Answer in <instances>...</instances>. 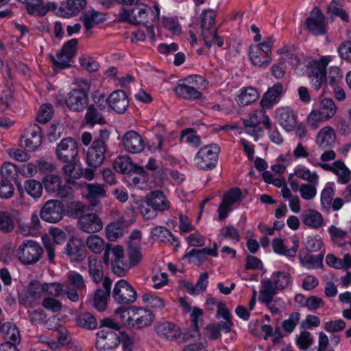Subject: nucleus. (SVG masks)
I'll list each match as a JSON object with an SVG mask.
<instances>
[{"label": "nucleus", "mask_w": 351, "mask_h": 351, "mask_svg": "<svg viewBox=\"0 0 351 351\" xmlns=\"http://www.w3.org/2000/svg\"><path fill=\"white\" fill-rule=\"evenodd\" d=\"M110 132L108 130H101L86 154V162L88 166L97 168L101 166L105 159L107 151L106 142L109 139Z\"/></svg>", "instance_id": "1"}, {"label": "nucleus", "mask_w": 351, "mask_h": 351, "mask_svg": "<svg viewBox=\"0 0 351 351\" xmlns=\"http://www.w3.org/2000/svg\"><path fill=\"white\" fill-rule=\"evenodd\" d=\"M202 36L206 46L210 47L217 45L221 47L223 45V39L217 34L215 26V14L213 12H204L201 23Z\"/></svg>", "instance_id": "2"}, {"label": "nucleus", "mask_w": 351, "mask_h": 351, "mask_svg": "<svg viewBox=\"0 0 351 351\" xmlns=\"http://www.w3.org/2000/svg\"><path fill=\"white\" fill-rule=\"evenodd\" d=\"M154 10L144 3L135 4L130 11V21L136 25L147 24L158 21L160 16V8L154 4Z\"/></svg>", "instance_id": "3"}, {"label": "nucleus", "mask_w": 351, "mask_h": 351, "mask_svg": "<svg viewBox=\"0 0 351 351\" xmlns=\"http://www.w3.org/2000/svg\"><path fill=\"white\" fill-rule=\"evenodd\" d=\"M43 254V247L38 243L33 240L23 241L17 249L18 258L25 265L36 263L41 258Z\"/></svg>", "instance_id": "4"}, {"label": "nucleus", "mask_w": 351, "mask_h": 351, "mask_svg": "<svg viewBox=\"0 0 351 351\" xmlns=\"http://www.w3.org/2000/svg\"><path fill=\"white\" fill-rule=\"evenodd\" d=\"M219 151L216 144L202 147L194 158L195 165L204 170L213 169L216 166Z\"/></svg>", "instance_id": "5"}, {"label": "nucleus", "mask_w": 351, "mask_h": 351, "mask_svg": "<svg viewBox=\"0 0 351 351\" xmlns=\"http://www.w3.org/2000/svg\"><path fill=\"white\" fill-rule=\"evenodd\" d=\"M77 40L73 38L66 42L62 49L57 53L56 59L52 55L49 58L56 69H64L71 66L72 58L76 53Z\"/></svg>", "instance_id": "6"}, {"label": "nucleus", "mask_w": 351, "mask_h": 351, "mask_svg": "<svg viewBox=\"0 0 351 351\" xmlns=\"http://www.w3.org/2000/svg\"><path fill=\"white\" fill-rule=\"evenodd\" d=\"M64 215V206L58 199L47 201L40 211V218L48 223H56L60 221Z\"/></svg>", "instance_id": "7"}, {"label": "nucleus", "mask_w": 351, "mask_h": 351, "mask_svg": "<svg viewBox=\"0 0 351 351\" xmlns=\"http://www.w3.org/2000/svg\"><path fill=\"white\" fill-rule=\"evenodd\" d=\"M114 300L119 304L128 305L134 303L137 298V293L126 280H119L114 285L112 291Z\"/></svg>", "instance_id": "8"}, {"label": "nucleus", "mask_w": 351, "mask_h": 351, "mask_svg": "<svg viewBox=\"0 0 351 351\" xmlns=\"http://www.w3.org/2000/svg\"><path fill=\"white\" fill-rule=\"evenodd\" d=\"M120 343V337L114 330L102 328L97 332L95 348L99 351L112 350L117 348Z\"/></svg>", "instance_id": "9"}, {"label": "nucleus", "mask_w": 351, "mask_h": 351, "mask_svg": "<svg viewBox=\"0 0 351 351\" xmlns=\"http://www.w3.org/2000/svg\"><path fill=\"white\" fill-rule=\"evenodd\" d=\"M77 143L72 138L62 139L56 147L57 158L62 162H70L76 160L78 155Z\"/></svg>", "instance_id": "10"}, {"label": "nucleus", "mask_w": 351, "mask_h": 351, "mask_svg": "<svg viewBox=\"0 0 351 351\" xmlns=\"http://www.w3.org/2000/svg\"><path fill=\"white\" fill-rule=\"evenodd\" d=\"M305 24L309 32L315 36L327 34L326 18L317 7L310 12Z\"/></svg>", "instance_id": "11"}, {"label": "nucleus", "mask_w": 351, "mask_h": 351, "mask_svg": "<svg viewBox=\"0 0 351 351\" xmlns=\"http://www.w3.org/2000/svg\"><path fill=\"white\" fill-rule=\"evenodd\" d=\"M62 178L54 174L47 175L43 180V184L47 191L56 193L60 198H66L71 195L73 190L71 186L67 184L62 185Z\"/></svg>", "instance_id": "12"}, {"label": "nucleus", "mask_w": 351, "mask_h": 351, "mask_svg": "<svg viewBox=\"0 0 351 351\" xmlns=\"http://www.w3.org/2000/svg\"><path fill=\"white\" fill-rule=\"evenodd\" d=\"M264 113L265 111L263 110H255L249 113L247 119L243 120L245 132L254 136L256 141L263 133V129L258 125L261 123Z\"/></svg>", "instance_id": "13"}, {"label": "nucleus", "mask_w": 351, "mask_h": 351, "mask_svg": "<svg viewBox=\"0 0 351 351\" xmlns=\"http://www.w3.org/2000/svg\"><path fill=\"white\" fill-rule=\"evenodd\" d=\"M101 100L104 102H107L109 107L117 112V113H124L129 105V101L125 93L123 90H116L112 93L107 99H104V95H101L96 103H99Z\"/></svg>", "instance_id": "14"}, {"label": "nucleus", "mask_w": 351, "mask_h": 351, "mask_svg": "<svg viewBox=\"0 0 351 351\" xmlns=\"http://www.w3.org/2000/svg\"><path fill=\"white\" fill-rule=\"evenodd\" d=\"M64 253L72 262H80L86 258V247L78 238H71L64 247Z\"/></svg>", "instance_id": "15"}, {"label": "nucleus", "mask_w": 351, "mask_h": 351, "mask_svg": "<svg viewBox=\"0 0 351 351\" xmlns=\"http://www.w3.org/2000/svg\"><path fill=\"white\" fill-rule=\"evenodd\" d=\"M242 191L238 187H234L226 192L222 199V202L218 208L219 219L223 220L230 211L229 207L237 202L242 201Z\"/></svg>", "instance_id": "16"}, {"label": "nucleus", "mask_w": 351, "mask_h": 351, "mask_svg": "<svg viewBox=\"0 0 351 351\" xmlns=\"http://www.w3.org/2000/svg\"><path fill=\"white\" fill-rule=\"evenodd\" d=\"M65 101L70 110L81 112L88 105V95L83 89H73L67 94Z\"/></svg>", "instance_id": "17"}, {"label": "nucleus", "mask_w": 351, "mask_h": 351, "mask_svg": "<svg viewBox=\"0 0 351 351\" xmlns=\"http://www.w3.org/2000/svg\"><path fill=\"white\" fill-rule=\"evenodd\" d=\"M77 227L85 233L95 234L102 230L103 222L95 213H86L77 221Z\"/></svg>", "instance_id": "18"}, {"label": "nucleus", "mask_w": 351, "mask_h": 351, "mask_svg": "<svg viewBox=\"0 0 351 351\" xmlns=\"http://www.w3.org/2000/svg\"><path fill=\"white\" fill-rule=\"evenodd\" d=\"M276 119L287 132L293 131L297 125V116L289 107H281L276 110Z\"/></svg>", "instance_id": "19"}, {"label": "nucleus", "mask_w": 351, "mask_h": 351, "mask_svg": "<svg viewBox=\"0 0 351 351\" xmlns=\"http://www.w3.org/2000/svg\"><path fill=\"white\" fill-rule=\"evenodd\" d=\"M103 289H97L93 295V306L99 311H104L107 306V301L110 295L112 281L105 277L102 282Z\"/></svg>", "instance_id": "20"}, {"label": "nucleus", "mask_w": 351, "mask_h": 351, "mask_svg": "<svg viewBox=\"0 0 351 351\" xmlns=\"http://www.w3.org/2000/svg\"><path fill=\"white\" fill-rule=\"evenodd\" d=\"M124 148L129 152L136 154L144 149V142L138 133L134 130L127 132L122 138Z\"/></svg>", "instance_id": "21"}, {"label": "nucleus", "mask_w": 351, "mask_h": 351, "mask_svg": "<svg viewBox=\"0 0 351 351\" xmlns=\"http://www.w3.org/2000/svg\"><path fill=\"white\" fill-rule=\"evenodd\" d=\"M86 0H66L58 8L57 14L60 16L70 18L80 14L86 7Z\"/></svg>", "instance_id": "22"}, {"label": "nucleus", "mask_w": 351, "mask_h": 351, "mask_svg": "<svg viewBox=\"0 0 351 351\" xmlns=\"http://www.w3.org/2000/svg\"><path fill=\"white\" fill-rule=\"evenodd\" d=\"M27 132L29 136L24 140V147L28 152H32L38 148L43 141V132L41 128L34 123L29 126Z\"/></svg>", "instance_id": "23"}, {"label": "nucleus", "mask_w": 351, "mask_h": 351, "mask_svg": "<svg viewBox=\"0 0 351 351\" xmlns=\"http://www.w3.org/2000/svg\"><path fill=\"white\" fill-rule=\"evenodd\" d=\"M155 331L162 339L169 341L178 339L181 335L179 327L169 322H163L155 326Z\"/></svg>", "instance_id": "24"}, {"label": "nucleus", "mask_w": 351, "mask_h": 351, "mask_svg": "<svg viewBox=\"0 0 351 351\" xmlns=\"http://www.w3.org/2000/svg\"><path fill=\"white\" fill-rule=\"evenodd\" d=\"M145 201L152 208H154L158 212H164L170 208L169 202L163 192L160 191L149 193L145 197Z\"/></svg>", "instance_id": "25"}, {"label": "nucleus", "mask_w": 351, "mask_h": 351, "mask_svg": "<svg viewBox=\"0 0 351 351\" xmlns=\"http://www.w3.org/2000/svg\"><path fill=\"white\" fill-rule=\"evenodd\" d=\"M283 86L280 82L275 84L273 86L268 88L267 91L263 95L260 104L263 109H270L279 101L280 95L282 93Z\"/></svg>", "instance_id": "26"}, {"label": "nucleus", "mask_w": 351, "mask_h": 351, "mask_svg": "<svg viewBox=\"0 0 351 351\" xmlns=\"http://www.w3.org/2000/svg\"><path fill=\"white\" fill-rule=\"evenodd\" d=\"M19 222V213L15 210H0V231L5 234L12 232Z\"/></svg>", "instance_id": "27"}, {"label": "nucleus", "mask_w": 351, "mask_h": 351, "mask_svg": "<svg viewBox=\"0 0 351 351\" xmlns=\"http://www.w3.org/2000/svg\"><path fill=\"white\" fill-rule=\"evenodd\" d=\"M62 168V171L65 177L68 186L74 184L75 180L83 176V169L76 160L70 162H66Z\"/></svg>", "instance_id": "28"}, {"label": "nucleus", "mask_w": 351, "mask_h": 351, "mask_svg": "<svg viewBox=\"0 0 351 351\" xmlns=\"http://www.w3.org/2000/svg\"><path fill=\"white\" fill-rule=\"evenodd\" d=\"M88 274L93 282L97 284L103 282L104 277L103 265L101 261L95 257H89L88 262Z\"/></svg>", "instance_id": "29"}, {"label": "nucleus", "mask_w": 351, "mask_h": 351, "mask_svg": "<svg viewBox=\"0 0 351 351\" xmlns=\"http://www.w3.org/2000/svg\"><path fill=\"white\" fill-rule=\"evenodd\" d=\"M261 285L259 300L266 305H269L277 293L278 288L269 279L262 280Z\"/></svg>", "instance_id": "30"}, {"label": "nucleus", "mask_w": 351, "mask_h": 351, "mask_svg": "<svg viewBox=\"0 0 351 351\" xmlns=\"http://www.w3.org/2000/svg\"><path fill=\"white\" fill-rule=\"evenodd\" d=\"M86 31L90 30L95 25L101 23L106 20L104 14L95 10H89L81 16Z\"/></svg>", "instance_id": "31"}, {"label": "nucleus", "mask_w": 351, "mask_h": 351, "mask_svg": "<svg viewBox=\"0 0 351 351\" xmlns=\"http://www.w3.org/2000/svg\"><path fill=\"white\" fill-rule=\"evenodd\" d=\"M302 223L313 228H318L323 224L322 215L317 210L308 209L304 210L301 215Z\"/></svg>", "instance_id": "32"}, {"label": "nucleus", "mask_w": 351, "mask_h": 351, "mask_svg": "<svg viewBox=\"0 0 351 351\" xmlns=\"http://www.w3.org/2000/svg\"><path fill=\"white\" fill-rule=\"evenodd\" d=\"M335 141V133L332 128L326 126L322 128L317 136V143L322 149L332 146Z\"/></svg>", "instance_id": "33"}, {"label": "nucleus", "mask_w": 351, "mask_h": 351, "mask_svg": "<svg viewBox=\"0 0 351 351\" xmlns=\"http://www.w3.org/2000/svg\"><path fill=\"white\" fill-rule=\"evenodd\" d=\"M19 169L16 165L10 162H4L1 168V180L8 181H14L17 186L18 190H22V186L16 180L18 177Z\"/></svg>", "instance_id": "34"}, {"label": "nucleus", "mask_w": 351, "mask_h": 351, "mask_svg": "<svg viewBox=\"0 0 351 351\" xmlns=\"http://www.w3.org/2000/svg\"><path fill=\"white\" fill-rule=\"evenodd\" d=\"M208 274L204 272L199 276L198 280L194 285L192 282H185L184 284V288L188 293L191 295H198L206 290L208 282Z\"/></svg>", "instance_id": "35"}, {"label": "nucleus", "mask_w": 351, "mask_h": 351, "mask_svg": "<svg viewBox=\"0 0 351 351\" xmlns=\"http://www.w3.org/2000/svg\"><path fill=\"white\" fill-rule=\"evenodd\" d=\"M293 243V245L291 248L286 249L282 240L276 238L272 241L273 250L277 254L285 255L288 257H294L295 256L298 251L299 242L298 240H294Z\"/></svg>", "instance_id": "36"}, {"label": "nucleus", "mask_w": 351, "mask_h": 351, "mask_svg": "<svg viewBox=\"0 0 351 351\" xmlns=\"http://www.w3.org/2000/svg\"><path fill=\"white\" fill-rule=\"evenodd\" d=\"M328 61L326 58H323L320 61H311L307 65L308 70V75L309 77H326V67Z\"/></svg>", "instance_id": "37"}, {"label": "nucleus", "mask_w": 351, "mask_h": 351, "mask_svg": "<svg viewBox=\"0 0 351 351\" xmlns=\"http://www.w3.org/2000/svg\"><path fill=\"white\" fill-rule=\"evenodd\" d=\"M173 91L178 96L186 99H195L202 96L200 92L185 84H178L173 88Z\"/></svg>", "instance_id": "38"}, {"label": "nucleus", "mask_w": 351, "mask_h": 351, "mask_svg": "<svg viewBox=\"0 0 351 351\" xmlns=\"http://www.w3.org/2000/svg\"><path fill=\"white\" fill-rule=\"evenodd\" d=\"M259 97L258 93L255 88L245 87L241 90L238 96V104L242 106H247L256 101Z\"/></svg>", "instance_id": "39"}, {"label": "nucleus", "mask_w": 351, "mask_h": 351, "mask_svg": "<svg viewBox=\"0 0 351 351\" xmlns=\"http://www.w3.org/2000/svg\"><path fill=\"white\" fill-rule=\"evenodd\" d=\"M87 197L91 202L93 206H97L99 197H104L106 196V192L102 184H87Z\"/></svg>", "instance_id": "40"}, {"label": "nucleus", "mask_w": 351, "mask_h": 351, "mask_svg": "<svg viewBox=\"0 0 351 351\" xmlns=\"http://www.w3.org/2000/svg\"><path fill=\"white\" fill-rule=\"evenodd\" d=\"M86 245L88 250L94 254H100L106 249V244L104 240L97 234H92L86 240Z\"/></svg>", "instance_id": "41"}, {"label": "nucleus", "mask_w": 351, "mask_h": 351, "mask_svg": "<svg viewBox=\"0 0 351 351\" xmlns=\"http://www.w3.org/2000/svg\"><path fill=\"white\" fill-rule=\"evenodd\" d=\"M323 258L324 253L322 252L317 256H313L308 254L304 256L300 255V263L304 267L308 269H313L315 267H322Z\"/></svg>", "instance_id": "42"}, {"label": "nucleus", "mask_w": 351, "mask_h": 351, "mask_svg": "<svg viewBox=\"0 0 351 351\" xmlns=\"http://www.w3.org/2000/svg\"><path fill=\"white\" fill-rule=\"evenodd\" d=\"M3 331L5 332V339L10 340L8 342L14 345L19 344L21 342L20 332L14 324L5 323L3 324Z\"/></svg>", "instance_id": "43"}, {"label": "nucleus", "mask_w": 351, "mask_h": 351, "mask_svg": "<svg viewBox=\"0 0 351 351\" xmlns=\"http://www.w3.org/2000/svg\"><path fill=\"white\" fill-rule=\"evenodd\" d=\"M318 110L322 112L323 117H326L328 120L336 114L337 106L332 99L324 98L320 101Z\"/></svg>", "instance_id": "44"}, {"label": "nucleus", "mask_w": 351, "mask_h": 351, "mask_svg": "<svg viewBox=\"0 0 351 351\" xmlns=\"http://www.w3.org/2000/svg\"><path fill=\"white\" fill-rule=\"evenodd\" d=\"M69 213L71 217L80 220L88 210V207L79 201L71 202L68 206Z\"/></svg>", "instance_id": "45"}, {"label": "nucleus", "mask_w": 351, "mask_h": 351, "mask_svg": "<svg viewBox=\"0 0 351 351\" xmlns=\"http://www.w3.org/2000/svg\"><path fill=\"white\" fill-rule=\"evenodd\" d=\"M132 165L130 158L127 156H119L113 162L114 169L124 174L131 173Z\"/></svg>", "instance_id": "46"}, {"label": "nucleus", "mask_w": 351, "mask_h": 351, "mask_svg": "<svg viewBox=\"0 0 351 351\" xmlns=\"http://www.w3.org/2000/svg\"><path fill=\"white\" fill-rule=\"evenodd\" d=\"M85 119L87 123L91 125H95L96 123L104 124L106 123L104 116L94 105H90L87 108Z\"/></svg>", "instance_id": "47"}, {"label": "nucleus", "mask_w": 351, "mask_h": 351, "mask_svg": "<svg viewBox=\"0 0 351 351\" xmlns=\"http://www.w3.org/2000/svg\"><path fill=\"white\" fill-rule=\"evenodd\" d=\"M334 165L336 167L334 173L339 176L338 181L341 184H347L350 180L351 171L341 160L335 161Z\"/></svg>", "instance_id": "48"}, {"label": "nucleus", "mask_w": 351, "mask_h": 351, "mask_svg": "<svg viewBox=\"0 0 351 351\" xmlns=\"http://www.w3.org/2000/svg\"><path fill=\"white\" fill-rule=\"evenodd\" d=\"M76 323L77 326L89 330L95 329L97 326L95 317L90 313H81L76 318Z\"/></svg>", "instance_id": "49"}, {"label": "nucleus", "mask_w": 351, "mask_h": 351, "mask_svg": "<svg viewBox=\"0 0 351 351\" xmlns=\"http://www.w3.org/2000/svg\"><path fill=\"white\" fill-rule=\"evenodd\" d=\"M65 234L62 231H60L58 235H55L53 241L48 237H43L44 247L47 251L48 258L50 261H53L55 257V243L58 244V238L64 239Z\"/></svg>", "instance_id": "50"}, {"label": "nucleus", "mask_w": 351, "mask_h": 351, "mask_svg": "<svg viewBox=\"0 0 351 351\" xmlns=\"http://www.w3.org/2000/svg\"><path fill=\"white\" fill-rule=\"evenodd\" d=\"M123 229L118 222H112L106 227V237L110 241H114L123 235Z\"/></svg>", "instance_id": "51"}, {"label": "nucleus", "mask_w": 351, "mask_h": 351, "mask_svg": "<svg viewBox=\"0 0 351 351\" xmlns=\"http://www.w3.org/2000/svg\"><path fill=\"white\" fill-rule=\"evenodd\" d=\"M24 187L26 192L34 198L40 197L43 193L42 184L35 180H28L25 181Z\"/></svg>", "instance_id": "52"}, {"label": "nucleus", "mask_w": 351, "mask_h": 351, "mask_svg": "<svg viewBox=\"0 0 351 351\" xmlns=\"http://www.w3.org/2000/svg\"><path fill=\"white\" fill-rule=\"evenodd\" d=\"M154 315L149 310H144L141 316L135 321L133 320L132 328L138 329L149 326L154 321Z\"/></svg>", "instance_id": "53"}, {"label": "nucleus", "mask_w": 351, "mask_h": 351, "mask_svg": "<svg viewBox=\"0 0 351 351\" xmlns=\"http://www.w3.org/2000/svg\"><path fill=\"white\" fill-rule=\"evenodd\" d=\"M273 276H274L273 283L278 289L283 290L291 284V276L288 273L277 271L274 272Z\"/></svg>", "instance_id": "54"}, {"label": "nucleus", "mask_w": 351, "mask_h": 351, "mask_svg": "<svg viewBox=\"0 0 351 351\" xmlns=\"http://www.w3.org/2000/svg\"><path fill=\"white\" fill-rule=\"evenodd\" d=\"M27 293L34 300L40 298L43 293H45V284L39 281H32L27 287Z\"/></svg>", "instance_id": "55"}, {"label": "nucleus", "mask_w": 351, "mask_h": 351, "mask_svg": "<svg viewBox=\"0 0 351 351\" xmlns=\"http://www.w3.org/2000/svg\"><path fill=\"white\" fill-rule=\"evenodd\" d=\"M53 109L51 104H46L40 106L38 115L36 117V121L40 123H46L52 117Z\"/></svg>", "instance_id": "56"}, {"label": "nucleus", "mask_w": 351, "mask_h": 351, "mask_svg": "<svg viewBox=\"0 0 351 351\" xmlns=\"http://www.w3.org/2000/svg\"><path fill=\"white\" fill-rule=\"evenodd\" d=\"M181 141L191 144L193 147H198L201 141L199 137L195 134L193 129L188 128L182 131L181 134Z\"/></svg>", "instance_id": "57"}, {"label": "nucleus", "mask_w": 351, "mask_h": 351, "mask_svg": "<svg viewBox=\"0 0 351 351\" xmlns=\"http://www.w3.org/2000/svg\"><path fill=\"white\" fill-rule=\"evenodd\" d=\"M208 255L205 248L201 250L193 249L188 253H186L184 258H193V261L197 265H201L204 262Z\"/></svg>", "instance_id": "58"}, {"label": "nucleus", "mask_w": 351, "mask_h": 351, "mask_svg": "<svg viewBox=\"0 0 351 351\" xmlns=\"http://www.w3.org/2000/svg\"><path fill=\"white\" fill-rule=\"evenodd\" d=\"M130 267V264H128L125 260L112 261L111 263L112 271L118 276H125Z\"/></svg>", "instance_id": "59"}, {"label": "nucleus", "mask_w": 351, "mask_h": 351, "mask_svg": "<svg viewBox=\"0 0 351 351\" xmlns=\"http://www.w3.org/2000/svg\"><path fill=\"white\" fill-rule=\"evenodd\" d=\"M315 185L312 183L302 184L300 188L301 197L305 200L313 199L317 194Z\"/></svg>", "instance_id": "60"}, {"label": "nucleus", "mask_w": 351, "mask_h": 351, "mask_svg": "<svg viewBox=\"0 0 351 351\" xmlns=\"http://www.w3.org/2000/svg\"><path fill=\"white\" fill-rule=\"evenodd\" d=\"M138 209L145 220H152L158 216V211L154 208L151 209L150 206L146 202H141Z\"/></svg>", "instance_id": "61"}, {"label": "nucleus", "mask_w": 351, "mask_h": 351, "mask_svg": "<svg viewBox=\"0 0 351 351\" xmlns=\"http://www.w3.org/2000/svg\"><path fill=\"white\" fill-rule=\"evenodd\" d=\"M327 120L318 110H312L307 117V123L313 129L317 128L320 123Z\"/></svg>", "instance_id": "62"}, {"label": "nucleus", "mask_w": 351, "mask_h": 351, "mask_svg": "<svg viewBox=\"0 0 351 351\" xmlns=\"http://www.w3.org/2000/svg\"><path fill=\"white\" fill-rule=\"evenodd\" d=\"M295 174L308 183L317 184L318 182L317 174L315 172L311 173L308 169H298L295 171Z\"/></svg>", "instance_id": "63"}, {"label": "nucleus", "mask_w": 351, "mask_h": 351, "mask_svg": "<svg viewBox=\"0 0 351 351\" xmlns=\"http://www.w3.org/2000/svg\"><path fill=\"white\" fill-rule=\"evenodd\" d=\"M300 318V314L298 312H294L289 315L288 319L282 323L283 329L290 333L293 331Z\"/></svg>", "instance_id": "64"}]
</instances>
